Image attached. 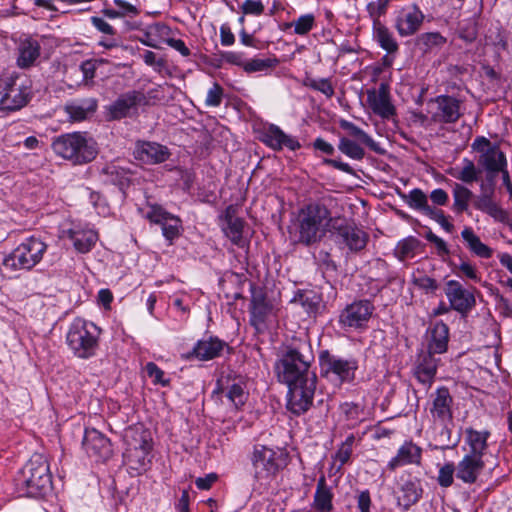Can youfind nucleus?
<instances>
[{
    "instance_id": "obj_10",
    "label": "nucleus",
    "mask_w": 512,
    "mask_h": 512,
    "mask_svg": "<svg viewBox=\"0 0 512 512\" xmlns=\"http://www.w3.org/2000/svg\"><path fill=\"white\" fill-rule=\"evenodd\" d=\"M31 96L30 81L19 76L0 79V111L13 112L23 108Z\"/></svg>"
},
{
    "instance_id": "obj_27",
    "label": "nucleus",
    "mask_w": 512,
    "mask_h": 512,
    "mask_svg": "<svg viewBox=\"0 0 512 512\" xmlns=\"http://www.w3.org/2000/svg\"><path fill=\"white\" fill-rule=\"evenodd\" d=\"M217 392L222 393L236 408L243 406L248 398L245 383L241 378L221 377L217 382Z\"/></svg>"
},
{
    "instance_id": "obj_55",
    "label": "nucleus",
    "mask_w": 512,
    "mask_h": 512,
    "mask_svg": "<svg viewBox=\"0 0 512 512\" xmlns=\"http://www.w3.org/2000/svg\"><path fill=\"white\" fill-rule=\"evenodd\" d=\"M456 466L453 462H446L439 468L437 482L441 487L447 488L453 484Z\"/></svg>"
},
{
    "instance_id": "obj_50",
    "label": "nucleus",
    "mask_w": 512,
    "mask_h": 512,
    "mask_svg": "<svg viewBox=\"0 0 512 512\" xmlns=\"http://www.w3.org/2000/svg\"><path fill=\"white\" fill-rule=\"evenodd\" d=\"M478 31V15L474 14L468 19L461 21L459 26V34L462 39L472 42L476 39Z\"/></svg>"
},
{
    "instance_id": "obj_7",
    "label": "nucleus",
    "mask_w": 512,
    "mask_h": 512,
    "mask_svg": "<svg viewBox=\"0 0 512 512\" xmlns=\"http://www.w3.org/2000/svg\"><path fill=\"white\" fill-rule=\"evenodd\" d=\"M47 244L39 237L30 236L3 258L2 265L9 271H30L38 265L47 251Z\"/></svg>"
},
{
    "instance_id": "obj_18",
    "label": "nucleus",
    "mask_w": 512,
    "mask_h": 512,
    "mask_svg": "<svg viewBox=\"0 0 512 512\" xmlns=\"http://www.w3.org/2000/svg\"><path fill=\"white\" fill-rule=\"evenodd\" d=\"M86 454L95 461H105L112 456L110 440L95 428H87L82 442Z\"/></svg>"
},
{
    "instance_id": "obj_58",
    "label": "nucleus",
    "mask_w": 512,
    "mask_h": 512,
    "mask_svg": "<svg viewBox=\"0 0 512 512\" xmlns=\"http://www.w3.org/2000/svg\"><path fill=\"white\" fill-rule=\"evenodd\" d=\"M272 61L270 59H245L243 70L247 73L261 72L272 67Z\"/></svg>"
},
{
    "instance_id": "obj_52",
    "label": "nucleus",
    "mask_w": 512,
    "mask_h": 512,
    "mask_svg": "<svg viewBox=\"0 0 512 512\" xmlns=\"http://www.w3.org/2000/svg\"><path fill=\"white\" fill-rule=\"evenodd\" d=\"M174 307L184 314H189L190 306L196 299L192 292L181 291L172 295Z\"/></svg>"
},
{
    "instance_id": "obj_54",
    "label": "nucleus",
    "mask_w": 512,
    "mask_h": 512,
    "mask_svg": "<svg viewBox=\"0 0 512 512\" xmlns=\"http://www.w3.org/2000/svg\"><path fill=\"white\" fill-rule=\"evenodd\" d=\"M408 205L413 209L422 211L424 214L427 213V209L431 208V206L428 205L427 196L420 189L410 191Z\"/></svg>"
},
{
    "instance_id": "obj_34",
    "label": "nucleus",
    "mask_w": 512,
    "mask_h": 512,
    "mask_svg": "<svg viewBox=\"0 0 512 512\" xmlns=\"http://www.w3.org/2000/svg\"><path fill=\"white\" fill-rule=\"evenodd\" d=\"M339 126L341 129L346 131L348 137H350L351 139L354 138V140H358L360 143H363L369 149H371L377 154H385L386 151L380 145V143L376 142L369 134H367L363 129H361L354 123L345 119H341L339 121Z\"/></svg>"
},
{
    "instance_id": "obj_30",
    "label": "nucleus",
    "mask_w": 512,
    "mask_h": 512,
    "mask_svg": "<svg viewBox=\"0 0 512 512\" xmlns=\"http://www.w3.org/2000/svg\"><path fill=\"white\" fill-rule=\"evenodd\" d=\"M423 493L420 480L408 477L402 482L397 492V503L403 510H408L416 504Z\"/></svg>"
},
{
    "instance_id": "obj_39",
    "label": "nucleus",
    "mask_w": 512,
    "mask_h": 512,
    "mask_svg": "<svg viewBox=\"0 0 512 512\" xmlns=\"http://www.w3.org/2000/svg\"><path fill=\"white\" fill-rule=\"evenodd\" d=\"M332 500L333 493L331 488L326 484V480L322 476L317 482L313 501L314 508L320 512H331L333 509Z\"/></svg>"
},
{
    "instance_id": "obj_15",
    "label": "nucleus",
    "mask_w": 512,
    "mask_h": 512,
    "mask_svg": "<svg viewBox=\"0 0 512 512\" xmlns=\"http://www.w3.org/2000/svg\"><path fill=\"white\" fill-rule=\"evenodd\" d=\"M366 105L374 115L383 120H388L396 115L389 86L385 83H381L378 88L366 91Z\"/></svg>"
},
{
    "instance_id": "obj_44",
    "label": "nucleus",
    "mask_w": 512,
    "mask_h": 512,
    "mask_svg": "<svg viewBox=\"0 0 512 512\" xmlns=\"http://www.w3.org/2000/svg\"><path fill=\"white\" fill-rule=\"evenodd\" d=\"M480 171L475 166L474 162L468 158H464L462 160V167L455 168L451 175L464 182V183H472L478 180Z\"/></svg>"
},
{
    "instance_id": "obj_9",
    "label": "nucleus",
    "mask_w": 512,
    "mask_h": 512,
    "mask_svg": "<svg viewBox=\"0 0 512 512\" xmlns=\"http://www.w3.org/2000/svg\"><path fill=\"white\" fill-rule=\"evenodd\" d=\"M319 363L322 376L335 385L353 382L358 369L355 358H343L328 351L320 354Z\"/></svg>"
},
{
    "instance_id": "obj_5",
    "label": "nucleus",
    "mask_w": 512,
    "mask_h": 512,
    "mask_svg": "<svg viewBox=\"0 0 512 512\" xmlns=\"http://www.w3.org/2000/svg\"><path fill=\"white\" fill-rule=\"evenodd\" d=\"M313 356L304 355L295 348H289L275 363V372L280 382L287 386L316 381V375L309 371Z\"/></svg>"
},
{
    "instance_id": "obj_62",
    "label": "nucleus",
    "mask_w": 512,
    "mask_h": 512,
    "mask_svg": "<svg viewBox=\"0 0 512 512\" xmlns=\"http://www.w3.org/2000/svg\"><path fill=\"white\" fill-rule=\"evenodd\" d=\"M241 10L245 15L259 16L264 11V4L261 0H245Z\"/></svg>"
},
{
    "instance_id": "obj_12",
    "label": "nucleus",
    "mask_w": 512,
    "mask_h": 512,
    "mask_svg": "<svg viewBox=\"0 0 512 512\" xmlns=\"http://www.w3.org/2000/svg\"><path fill=\"white\" fill-rule=\"evenodd\" d=\"M472 149L479 152L478 164L487 172L488 179H494L499 171L507 167L505 154L499 146L492 145L485 137H477L472 143Z\"/></svg>"
},
{
    "instance_id": "obj_2",
    "label": "nucleus",
    "mask_w": 512,
    "mask_h": 512,
    "mask_svg": "<svg viewBox=\"0 0 512 512\" xmlns=\"http://www.w3.org/2000/svg\"><path fill=\"white\" fill-rule=\"evenodd\" d=\"M15 490L19 496H44L52 487V477L47 458L42 454H34L17 473Z\"/></svg>"
},
{
    "instance_id": "obj_59",
    "label": "nucleus",
    "mask_w": 512,
    "mask_h": 512,
    "mask_svg": "<svg viewBox=\"0 0 512 512\" xmlns=\"http://www.w3.org/2000/svg\"><path fill=\"white\" fill-rule=\"evenodd\" d=\"M308 86L321 92L327 98H331L334 95V87L327 78L311 79L309 80Z\"/></svg>"
},
{
    "instance_id": "obj_33",
    "label": "nucleus",
    "mask_w": 512,
    "mask_h": 512,
    "mask_svg": "<svg viewBox=\"0 0 512 512\" xmlns=\"http://www.w3.org/2000/svg\"><path fill=\"white\" fill-rule=\"evenodd\" d=\"M40 44L37 40L26 38L19 43L17 66L22 69L35 65L40 56Z\"/></svg>"
},
{
    "instance_id": "obj_56",
    "label": "nucleus",
    "mask_w": 512,
    "mask_h": 512,
    "mask_svg": "<svg viewBox=\"0 0 512 512\" xmlns=\"http://www.w3.org/2000/svg\"><path fill=\"white\" fill-rule=\"evenodd\" d=\"M457 270H458L457 274L460 277H465L474 282L481 281V274L478 271L476 265L472 264L469 261H461L457 267Z\"/></svg>"
},
{
    "instance_id": "obj_51",
    "label": "nucleus",
    "mask_w": 512,
    "mask_h": 512,
    "mask_svg": "<svg viewBox=\"0 0 512 512\" xmlns=\"http://www.w3.org/2000/svg\"><path fill=\"white\" fill-rule=\"evenodd\" d=\"M354 443L355 436L353 434H350L338 447L334 455V461L338 462L340 466H343L350 460Z\"/></svg>"
},
{
    "instance_id": "obj_48",
    "label": "nucleus",
    "mask_w": 512,
    "mask_h": 512,
    "mask_svg": "<svg viewBox=\"0 0 512 512\" xmlns=\"http://www.w3.org/2000/svg\"><path fill=\"white\" fill-rule=\"evenodd\" d=\"M419 245V241L414 237H408L398 242L395 248V255L400 261L412 258L415 250Z\"/></svg>"
},
{
    "instance_id": "obj_13",
    "label": "nucleus",
    "mask_w": 512,
    "mask_h": 512,
    "mask_svg": "<svg viewBox=\"0 0 512 512\" xmlns=\"http://www.w3.org/2000/svg\"><path fill=\"white\" fill-rule=\"evenodd\" d=\"M373 312L374 306L370 301H354L340 312L338 323L344 330L363 331L368 328Z\"/></svg>"
},
{
    "instance_id": "obj_24",
    "label": "nucleus",
    "mask_w": 512,
    "mask_h": 512,
    "mask_svg": "<svg viewBox=\"0 0 512 512\" xmlns=\"http://www.w3.org/2000/svg\"><path fill=\"white\" fill-rule=\"evenodd\" d=\"M275 316L273 305L266 300L262 293L252 296L250 305V323L257 331H263L269 322Z\"/></svg>"
},
{
    "instance_id": "obj_47",
    "label": "nucleus",
    "mask_w": 512,
    "mask_h": 512,
    "mask_svg": "<svg viewBox=\"0 0 512 512\" xmlns=\"http://www.w3.org/2000/svg\"><path fill=\"white\" fill-rule=\"evenodd\" d=\"M316 25L315 16L312 13H307L299 16L293 22L287 24V27H293V32L296 35H307Z\"/></svg>"
},
{
    "instance_id": "obj_63",
    "label": "nucleus",
    "mask_w": 512,
    "mask_h": 512,
    "mask_svg": "<svg viewBox=\"0 0 512 512\" xmlns=\"http://www.w3.org/2000/svg\"><path fill=\"white\" fill-rule=\"evenodd\" d=\"M147 375L153 379L155 384L165 386L168 380L164 378V372L153 362H148L145 367Z\"/></svg>"
},
{
    "instance_id": "obj_45",
    "label": "nucleus",
    "mask_w": 512,
    "mask_h": 512,
    "mask_svg": "<svg viewBox=\"0 0 512 512\" xmlns=\"http://www.w3.org/2000/svg\"><path fill=\"white\" fill-rule=\"evenodd\" d=\"M472 195V192L467 187L456 183L453 188L454 210L457 213L466 211L468 209Z\"/></svg>"
},
{
    "instance_id": "obj_23",
    "label": "nucleus",
    "mask_w": 512,
    "mask_h": 512,
    "mask_svg": "<svg viewBox=\"0 0 512 512\" xmlns=\"http://www.w3.org/2000/svg\"><path fill=\"white\" fill-rule=\"evenodd\" d=\"M228 348L226 342L217 337L200 339L194 345L192 351L185 355V359L196 358L200 361H208L223 355Z\"/></svg>"
},
{
    "instance_id": "obj_6",
    "label": "nucleus",
    "mask_w": 512,
    "mask_h": 512,
    "mask_svg": "<svg viewBox=\"0 0 512 512\" xmlns=\"http://www.w3.org/2000/svg\"><path fill=\"white\" fill-rule=\"evenodd\" d=\"M124 441L126 449L123 456L127 466L138 474L145 472L151 462L152 438L150 432L142 426L129 427L125 430Z\"/></svg>"
},
{
    "instance_id": "obj_22",
    "label": "nucleus",
    "mask_w": 512,
    "mask_h": 512,
    "mask_svg": "<svg viewBox=\"0 0 512 512\" xmlns=\"http://www.w3.org/2000/svg\"><path fill=\"white\" fill-rule=\"evenodd\" d=\"M145 102V96L140 91H128L120 95L108 108L112 119H121L134 113Z\"/></svg>"
},
{
    "instance_id": "obj_31",
    "label": "nucleus",
    "mask_w": 512,
    "mask_h": 512,
    "mask_svg": "<svg viewBox=\"0 0 512 512\" xmlns=\"http://www.w3.org/2000/svg\"><path fill=\"white\" fill-rule=\"evenodd\" d=\"M484 467L483 459L464 455L456 466V477L465 484H474Z\"/></svg>"
},
{
    "instance_id": "obj_25",
    "label": "nucleus",
    "mask_w": 512,
    "mask_h": 512,
    "mask_svg": "<svg viewBox=\"0 0 512 512\" xmlns=\"http://www.w3.org/2000/svg\"><path fill=\"white\" fill-rule=\"evenodd\" d=\"M490 432L487 430L478 431L473 428H466L464 430V439L462 450L464 455L471 456L478 459H483L488 449V438Z\"/></svg>"
},
{
    "instance_id": "obj_38",
    "label": "nucleus",
    "mask_w": 512,
    "mask_h": 512,
    "mask_svg": "<svg viewBox=\"0 0 512 512\" xmlns=\"http://www.w3.org/2000/svg\"><path fill=\"white\" fill-rule=\"evenodd\" d=\"M461 237L466 243L467 248L474 255L484 259L492 256L493 250L480 240L471 227H464Z\"/></svg>"
},
{
    "instance_id": "obj_35",
    "label": "nucleus",
    "mask_w": 512,
    "mask_h": 512,
    "mask_svg": "<svg viewBox=\"0 0 512 512\" xmlns=\"http://www.w3.org/2000/svg\"><path fill=\"white\" fill-rule=\"evenodd\" d=\"M438 359L433 356V353H428L423 356L415 369V375L420 383L430 388L434 382L437 372Z\"/></svg>"
},
{
    "instance_id": "obj_37",
    "label": "nucleus",
    "mask_w": 512,
    "mask_h": 512,
    "mask_svg": "<svg viewBox=\"0 0 512 512\" xmlns=\"http://www.w3.org/2000/svg\"><path fill=\"white\" fill-rule=\"evenodd\" d=\"M170 29L162 23H154L146 27L140 42L151 48H159L163 42H166Z\"/></svg>"
},
{
    "instance_id": "obj_36",
    "label": "nucleus",
    "mask_w": 512,
    "mask_h": 512,
    "mask_svg": "<svg viewBox=\"0 0 512 512\" xmlns=\"http://www.w3.org/2000/svg\"><path fill=\"white\" fill-rule=\"evenodd\" d=\"M481 190L483 191V194L478 197V199L475 202V207L491 217H493L496 221L504 222L507 219L506 212L493 201L491 198L492 189H490V192L488 193L486 191L485 185L481 184Z\"/></svg>"
},
{
    "instance_id": "obj_28",
    "label": "nucleus",
    "mask_w": 512,
    "mask_h": 512,
    "mask_svg": "<svg viewBox=\"0 0 512 512\" xmlns=\"http://www.w3.org/2000/svg\"><path fill=\"white\" fill-rule=\"evenodd\" d=\"M423 13L416 6L403 8L396 19V28L401 36L414 34L421 26Z\"/></svg>"
},
{
    "instance_id": "obj_64",
    "label": "nucleus",
    "mask_w": 512,
    "mask_h": 512,
    "mask_svg": "<svg viewBox=\"0 0 512 512\" xmlns=\"http://www.w3.org/2000/svg\"><path fill=\"white\" fill-rule=\"evenodd\" d=\"M421 40L429 48L441 46L446 42L445 38L438 32L425 33L421 36Z\"/></svg>"
},
{
    "instance_id": "obj_20",
    "label": "nucleus",
    "mask_w": 512,
    "mask_h": 512,
    "mask_svg": "<svg viewBox=\"0 0 512 512\" xmlns=\"http://www.w3.org/2000/svg\"><path fill=\"white\" fill-rule=\"evenodd\" d=\"M430 113L435 122L454 123L460 117V102L454 97L440 95L430 104Z\"/></svg>"
},
{
    "instance_id": "obj_11",
    "label": "nucleus",
    "mask_w": 512,
    "mask_h": 512,
    "mask_svg": "<svg viewBox=\"0 0 512 512\" xmlns=\"http://www.w3.org/2000/svg\"><path fill=\"white\" fill-rule=\"evenodd\" d=\"M138 212L151 224L161 227L162 235L169 244H172L173 240L179 237L182 229L180 218L166 211L162 206L148 202L139 207Z\"/></svg>"
},
{
    "instance_id": "obj_42",
    "label": "nucleus",
    "mask_w": 512,
    "mask_h": 512,
    "mask_svg": "<svg viewBox=\"0 0 512 512\" xmlns=\"http://www.w3.org/2000/svg\"><path fill=\"white\" fill-rule=\"evenodd\" d=\"M97 103L93 99L72 102L66 106V112L73 121L85 120L96 111Z\"/></svg>"
},
{
    "instance_id": "obj_57",
    "label": "nucleus",
    "mask_w": 512,
    "mask_h": 512,
    "mask_svg": "<svg viewBox=\"0 0 512 512\" xmlns=\"http://www.w3.org/2000/svg\"><path fill=\"white\" fill-rule=\"evenodd\" d=\"M224 96V90L218 83L213 85L207 91L205 105L207 107H218L220 106Z\"/></svg>"
},
{
    "instance_id": "obj_1",
    "label": "nucleus",
    "mask_w": 512,
    "mask_h": 512,
    "mask_svg": "<svg viewBox=\"0 0 512 512\" xmlns=\"http://www.w3.org/2000/svg\"><path fill=\"white\" fill-rule=\"evenodd\" d=\"M336 218L331 210L318 201L301 206L288 227L290 240L294 244L311 246L321 242L328 233L336 229Z\"/></svg>"
},
{
    "instance_id": "obj_4",
    "label": "nucleus",
    "mask_w": 512,
    "mask_h": 512,
    "mask_svg": "<svg viewBox=\"0 0 512 512\" xmlns=\"http://www.w3.org/2000/svg\"><path fill=\"white\" fill-rule=\"evenodd\" d=\"M101 330L91 321L75 318L69 325L66 343L79 359H89L96 355L99 348Z\"/></svg>"
},
{
    "instance_id": "obj_61",
    "label": "nucleus",
    "mask_w": 512,
    "mask_h": 512,
    "mask_svg": "<svg viewBox=\"0 0 512 512\" xmlns=\"http://www.w3.org/2000/svg\"><path fill=\"white\" fill-rule=\"evenodd\" d=\"M388 0H375L371 1L367 5V11L370 15V17L373 20V23L375 21H380L379 18L382 14L385 13L387 8Z\"/></svg>"
},
{
    "instance_id": "obj_49",
    "label": "nucleus",
    "mask_w": 512,
    "mask_h": 512,
    "mask_svg": "<svg viewBox=\"0 0 512 512\" xmlns=\"http://www.w3.org/2000/svg\"><path fill=\"white\" fill-rule=\"evenodd\" d=\"M244 221L239 219H231L230 222L226 223L223 227L225 235L232 241V243L241 246L242 245V233H243Z\"/></svg>"
},
{
    "instance_id": "obj_43",
    "label": "nucleus",
    "mask_w": 512,
    "mask_h": 512,
    "mask_svg": "<svg viewBox=\"0 0 512 512\" xmlns=\"http://www.w3.org/2000/svg\"><path fill=\"white\" fill-rule=\"evenodd\" d=\"M362 145L364 144L360 143L358 140L343 136L339 138L338 149L348 158L360 161L365 156V151Z\"/></svg>"
},
{
    "instance_id": "obj_19",
    "label": "nucleus",
    "mask_w": 512,
    "mask_h": 512,
    "mask_svg": "<svg viewBox=\"0 0 512 512\" xmlns=\"http://www.w3.org/2000/svg\"><path fill=\"white\" fill-rule=\"evenodd\" d=\"M259 139L267 147L275 151H280L284 148H287L290 151H295L301 147V144L296 137L285 133L275 124L264 126Z\"/></svg>"
},
{
    "instance_id": "obj_8",
    "label": "nucleus",
    "mask_w": 512,
    "mask_h": 512,
    "mask_svg": "<svg viewBox=\"0 0 512 512\" xmlns=\"http://www.w3.org/2000/svg\"><path fill=\"white\" fill-rule=\"evenodd\" d=\"M251 462L254 478L268 483L287 465V455L281 448L257 444L253 448Z\"/></svg>"
},
{
    "instance_id": "obj_16",
    "label": "nucleus",
    "mask_w": 512,
    "mask_h": 512,
    "mask_svg": "<svg viewBox=\"0 0 512 512\" xmlns=\"http://www.w3.org/2000/svg\"><path fill=\"white\" fill-rule=\"evenodd\" d=\"M315 389L316 381L312 380L288 386L287 409L295 415L305 413L312 405Z\"/></svg>"
},
{
    "instance_id": "obj_46",
    "label": "nucleus",
    "mask_w": 512,
    "mask_h": 512,
    "mask_svg": "<svg viewBox=\"0 0 512 512\" xmlns=\"http://www.w3.org/2000/svg\"><path fill=\"white\" fill-rule=\"evenodd\" d=\"M320 298L313 292H298L291 303L300 305L308 314L314 313L319 305Z\"/></svg>"
},
{
    "instance_id": "obj_26",
    "label": "nucleus",
    "mask_w": 512,
    "mask_h": 512,
    "mask_svg": "<svg viewBox=\"0 0 512 512\" xmlns=\"http://www.w3.org/2000/svg\"><path fill=\"white\" fill-rule=\"evenodd\" d=\"M133 154L136 159L147 164L162 163L170 157L166 146L150 141H137Z\"/></svg>"
},
{
    "instance_id": "obj_3",
    "label": "nucleus",
    "mask_w": 512,
    "mask_h": 512,
    "mask_svg": "<svg viewBox=\"0 0 512 512\" xmlns=\"http://www.w3.org/2000/svg\"><path fill=\"white\" fill-rule=\"evenodd\" d=\"M54 153L75 165L93 161L98 154L96 141L85 132L59 135L52 142Z\"/></svg>"
},
{
    "instance_id": "obj_17",
    "label": "nucleus",
    "mask_w": 512,
    "mask_h": 512,
    "mask_svg": "<svg viewBox=\"0 0 512 512\" xmlns=\"http://www.w3.org/2000/svg\"><path fill=\"white\" fill-rule=\"evenodd\" d=\"M61 237L72 242L79 253L89 252L98 240V234L87 224L72 223L70 227L61 229Z\"/></svg>"
},
{
    "instance_id": "obj_41",
    "label": "nucleus",
    "mask_w": 512,
    "mask_h": 512,
    "mask_svg": "<svg viewBox=\"0 0 512 512\" xmlns=\"http://www.w3.org/2000/svg\"><path fill=\"white\" fill-rule=\"evenodd\" d=\"M373 39L388 53L395 52L398 49V44L392 32L381 21H375L373 24Z\"/></svg>"
},
{
    "instance_id": "obj_14",
    "label": "nucleus",
    "mask_w": 512,
    "mask_h": 512,
    "mask_svg": "<svg viewBox=\"0 0 512 512\" xmlns=\"http://www.w3.org/2000/svg\"><path fill=\"white\" fill-rule=\"evenodd\" d=\"M453 398L447 387H438L431 393L427 409L434 424L447 426L452 421Z\"/></svg>"
},
{
    "instance_id": "obj_40",
    "label": "nucleus",
    "mask_w": 512,
    "mask_h": 512,
    "mask_svg": "<svg viewBox=\"0 0 512 512\" xmlns=\"http://www.w3.org/2000/svg\"><path fill=\"white\" fill-rule=\"evenodd\" d=\"M449 337L448 326L442 321L436 322L431 331V341L429 343V352L441 354L446 351Z\"/></svg>"
},
{
    "instance_id": "obj_32",
    "label": "nucleus",
    "mask_w": 512,
    "mask_h": 512,
    "mask_svg": "<svg viewBox=\"0 0 512 512\" xmlns=\"http://www.w3.org/2000/svg\"><path fill=\"white\" fill-rule=\"evenodd\" d=\"M336 229L338 230L339 237L350 251H360L366 246L368 235L361 228L353 224H346L344 226H336Z\"/></svg>"
},
{
    "instance_id": "obj_21",
    "label": "nucleus",
    "mask_w": 512,
    "mask_h": 512,
    "mask_svg": "<svg viewBox=\"0 0 512 512\" xmlns=\"http://www.w3.org/2000/svg\"><path fill=\"white\" fill-rule=\"evenodd\" d=\"M445 295L450 307L461 314L468 313L476 304L474 294L457 280H449L446 283Z\"/></svg>"
},
{
    "instance_id": "obj_53",
    "label": "nucleus",
    "mask_w": 512,
    "mask_h": 512,
    "mask_svg": "<svg viewBox=\"0 0 512 512\" xmlns=\"http://www.w3.org/2000/svg\"><path fill=\"white\" fill-rule=\"evenodd\" d=\"M413 284L425 293H433L438 289V283L434 278L417 271L412 274Z\"/></svg>"
},
{
    "instance_id": "obj_29",
    "label": "nucleus",
    "mask_w": 512,
    "mask_h": 512,
    "mask_svg": "<svg viewBox=\"0 0 512 512\" xmlns=\"http://www.w3.org/2000/svg\"><path fill=\"white\" fill-rule=\"evenodd\" d=\"M422 458V449L412 441H405L398 449L397 454L390 459L387 467L395 470L405 465H419Z\"/></svg>"
},
{
    "instance_id": "obj_60",
    "label": "nucleus",
    "mask_w": 512,
    "mask_h": 512,
    "mask_svg": "<svg viewBox=\"0 0 512 512\" xmlns=\"http://www.w3.org/2000/svg\"><path fill=\"white\" fill-rule=\"evenodd\" d=\"M425 215L437 222L446 232L450 233L453 231V224L449 222L442 210L431 207L430 209H427V213Z\"/></svg>"
}]
</instances>
